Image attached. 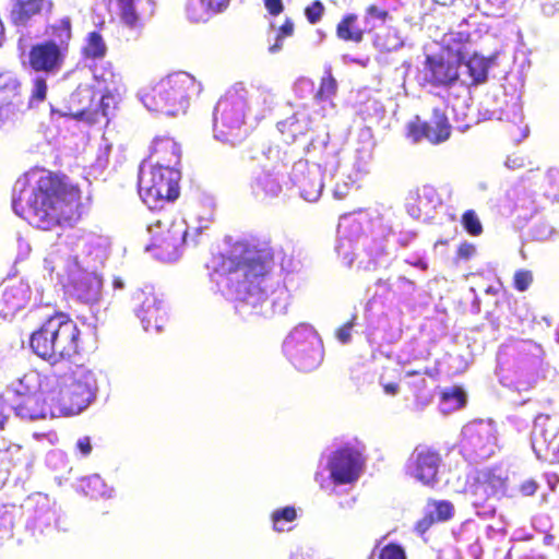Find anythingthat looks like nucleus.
<instances>
[{
  "label": "nucleus",
  "instance_id": "obj_1",
  "mask_svg": "<svg viewBox=\"0 0 559 559\" xmlns=\"http://www.w3.org/2000/svg\"><path fill=\"white\" fill-rule=\"evenodd\" d=\"M273 259L270 246L240 240L226 252L212 253L206 269L211 275L226 280L236 299L255 308L269 301L266 276Z\"/></svg>",
  "mask_w": 559,
  "mask_h": 559
},
{
  "label": "nucleus",
  "instance_id": "obj_2",
  "mask_svg": "<svg viewBox=\"0 0 559 559\" xmlns=\"http://www.w3.org/2000/svg\"><path fill=\"white\" fill-rule=\"evenodd\" d=\"M82 191L66 175L46 171L40 175L27 199L26 219L49 230L80 217Z\"/></svg>",
  "mask_w": 559,
  "mask_h": 559
},
{
  "label": "nucleus",
  "instance_id": "obj_3",
  "mask_svg": "<svg viewBox=\"0 0 559 559\" xmlns=\"http://www.w3.org/2000/svg\"><path fill=\"white\" fill-rule=\"evenodd\" d=\"M28 345L37 357L51 365L72 361L85 349L82 330L63 311H55L45 318L31 333Z\"/></svg>",
  "mask_w": 559,
  "mask_h": 559
},
{
  "label": "nucleus",
  "instance_id": "obj_4",
  "mask_svg": "<svg viewBox=\"0 0 559 559\" xmlns=\"http://www.w3.org/2000/svg\"><path fill=\"white\" fill-rule=\"evenodd\" d=\"M194 90L193 76L177 72L143 90L141 100L148 110L174 116L186 107Z\"/></svg>",
  "mask_w": 559,
  "mask_h": 559
},
{
  "label": "nucleus",
  "instance_id": "obj_5",
  "mask_svg": "<svg viewBox=\"0 0 559 559\" xmlns=\"http://www.w3.org/2000/svg\"><path fill=\"white\" fill-rule=\"evenodd\" d=\"M180 178L178 168L142 165L138 179L139 193L150 207H156L160 202H174L180 194Z\"/></svg>",
  "mask_w": 559,
  "mask_h": 559
},
{
  "label": "nucleus",
  "instance_id": "obj_6",
  "mask_svg": "<svg viewBox=\"0 0 559 559\" xmlns=\"http://www.w3.org/2000/svg\"><path fill=\"white\" fill-rule=\"evenodd\" d=\"M246 98L238 91H229L218 99L214 109L213 126L216 139L235 145L246 138Z\"/></svg>",
  "mask_w": 559,
  "mask_h": 559
},
{
  "label": "nucleus",
  "instance_id": "obj_7",
  "mask_svg": "<svg viewBox=\"0 0 559 559\" xmlns=\"http://www.w3.org/2000/svg\"><path fill=\"white\" fill-rule=\"evenodd\" d=\"M365 463L364 449L345 443L329 455L326 468L334 485H348L360 477Z\"/></svg>",
  "mask_w": 559,
  "mask_h": 559
},
{
  "label": "nucleus",
  "instance_id": "obj_8",
  "mask_svg": "<svg viewBox=\"0 0 559 559\" xmlns=\"http://www.w3.org/2000/svg\"><path fill=\"white\" fill-rule=\"evenodd\" d=\"M147 230L151 235L146 250H154L155 255L164 261L176 260L185 243L187 230L174 223L155 219L150 223Z\"/></svg>",
  "mask_w": 559,
  "mask_h": 559
},
{
  "label": "nucleus",
  "instance_id": "obj_9",
  "mask_svg": "<svg viewBox=\"0 0 559 559\" xmlns=\"http://www.w3.org/2000/svg\"><path fill=\"white\" fill-rule=\"evenodd\" d=\"M389 19V12L376 4H370L365 10L362 25L356 13L344 14L335 27L336 37L345 43L360 44L367 34L372 33L378 26L376 21L384 24Z\"/></svg>",
  "mask_w": 559,
  "mask_h": 559
},
{
  "label": "nucleus",
  "instance_id": "obj_10",
  "mask_svg": "<svg viewBox=\"0 0 559 559\" xmlns=\"http://www.w3.org/2000/svg\"><path fill=\"white\" fill-rule=\"evenodd\" d=\"M96 379L91 371L74 378L58 397V412L63 416H73L84 411L95 399Z\"/></svg>",
  "mask_w": 559,
  "mask_h": 559
},
{
  "label": "nucleus",
  "instance_id": "obj_11",
  "mask_svg": "<svg viewBox=\"0 0 559 559\" xmlns=\"http://www.w3.org/2000/svg\"><path fill=\"white\" fill-rule=\"evenodd\" d=\"M532 448L539 460L559 464V417L539 414L532 431Z\"/></svg>",
  "mask_w": 559,
  "mask_h": 559
},
{
  "label": "nucleus",
  "instance_id": "obj_12",
  "mask_svg": "<svg viewBox=\"0 0 559 559\" xmlns=\"http://www.w3.org/2000/svg\"><path fill=\"white\" fill-rule=\"evenodd\" d=\"M318 337L307 324L296 326L284 342V347L294 364L301 369H310L317 364Z\"/></svg>",
  "mask_w": 559,
  "mask_h": 559
},
{
  "label": "nucleus",
  "instance_id": "obj_13",
  "mask_svg": "<svg viewBox=\"0 0 559 559\" xmlns=\"http://www.w3.org/2000/svg\"><path fill=\"white\" fill-rule=\"evenodd\" d=\"M441 463L442 456L437 449L418 444L407 460L406 472L424 486L435 487L439 481Z\"/></svg>",
  "mask_w": 559,
  "mask_h": 559
},
{
  "label": "nucleus",
  "instance_id": "obj_14",
  "mask_svg": "<svg viewBox=\"0 0 559 559\" xmlns=\"http://www.w3.org/2000/svg\"><path fill=\"white\" fill-rule=\"evenodd\" d=\"M452 133V127L444 111L440 108H433L432 117L429 121L421 120L416 116L407 124V136L413 142L427 140L433 145L448 141Z\"/></svg>",
  "mask_w": 559,
  "mask_h": 559
},
{
  "label": "nucleus",
  "instance_id": "obj_15",
  "mask_svg": "<svg viewBox=\"0 0 559 559\" xmlns=\"http://www.w3.org/2000/svg\"><path fill=\"white\" fill-rule=\"evenodd\" d=\"M64 61V51L55 41H41L33 45L28 51V64L35 72L57 73Z\"/></svg>",
  "mask_w": 559,
  "mask_h": 559
},
{
  "label": "nucleus",
  "instance_id": "obj_16",
  "mask_svg": "<svg viewBox=\"0 0 559 559\" xmlns=\"http://www.w3.org/2000/svg\"><path fill=\"white\" fill-rule=\"evenodd\" d=\"M139 302L136 313L146 331H160L166 323V311L162 300L152 290H141L135 296Z\"/></svg>",
  "mask_w": 559,
  "mask_h": 559
},
{
  "label": "nucleus",
  "instance_id": "obj_17",
  "mask_svg": "<svg viewBox=\"0 0 559 559\" xmlns=\"http://www.w3.org/2000/svg\"><path fill=\"white\" fill-rule=\"evenodd\" d=\"M53 7L52 0H12L9 21L14 27H28L37 16L50 14Z\"/></svg>",
  "mask_w": 559,
  "mask_h": 559
},
{
  "label": "nucleus",
  "instance_id": "obj_18",
  "mask_svg": "<svg viewBox=\"0 0 559 559\" xmlns=\"http://www.w3.org/2000/svg\"><path fill=\"white\" fill-rule=\"evenodd\" d=\"M425 81L432 86H449L459 79L457 66L442 57L426 56Z\"/></svg>",
  "mask_w": 559,
  "mask_h": 559
},
{
  "label": "nucleus",
  "instance_id": "obj_19",
  "mask_svg": "<svg viewBox=\"0 0 559 559\" xmlns=\"http://www.w3.org/2000/svg\"><path fill=\"white\" fill-rule=\"evenodd\" d=\"M97 96L98 92L93 86H79L69 97L67 115L78 121L88 123L92 107H94V100Z\"/></svg>",
  "mask_w": 559,
  "mask_h": 559
},
{
  "label": "nucleus",
  "instance_id": "obj_20",
  "mask_svg": "<svg viewBox=\"0 0 559 559\" xmlns=\"http://www.w3.org/2000/svg\"><path fill=\"white\" fill-rule=\"evenodd\" d=\"M150 157L155 160L153 166L177 168L181 158V150L173 138L156 136L151 146Z\"/></svg>",
  "mask_w": 559,
  "mask_h": 559
},
{
  "label": "nucleus",
  "instance_id": "obj_21",
  "mask_svg": "<svg viewBox=\"0 0 559 559\" xmlns=\"http://www.w3.org/2000/svg\"><path fill=\"white\" fill-rule=\"evenodd\" d=\"M428 510L415 524V531L424 535L438 522H447L454 515V506L448 500H433L427 502Z\"/></svg>",
  "mask_w": 559,
  "mask_h": 559
},
{
  "label": "nucleus",
  "instance_id": "obj_22",
  "mask_svg": "<svg viewBox=\"0 0 559 559\" xmlns=\"http://www.w3.org/2000/svg\"><path fill=\"white\" fill-rule=\"evenodd\" d=\"M27 289L22 285H0V317L9 318L24 307Z\"/></svg>",
  "mask_w": 559,
  "mask_h": 559
},
{
  "label": "nucleus",
  "instance_id": "obj_23",
  "mask_svg": "<svg viewBox=\"0 0 559 559\" xmlns=\"http://www.w3.org/2000/svg\"><path fill=\"white\" fill-rule=\"evenodd\" d=\"M201 8L188 4L186 8L187 15L190 21L195 23L206 22L212 16L225 12L230 0H198Z\"/></svg>",
  "mask_w": 559,
  "mask_h": 559
},
{
  "label": "nucleus",
  "instance_id": "obj_24",
  "mask_svg": "<svg viewBox=\"0 0 559 559\" xmlns=\"http://www.w3.org/2000/svg\"><path fill=\"white\" fill-rule=\"evenodd\" d=\"M22 98V83L9 70L0 71V108L14 105Z\"/></svg>",
  "mask_w": 559,
  "mask_h": 559
},
{
  "label": "nucleus",
  "instance_id": "obj_25",
  "mask_svg": "<svg viewBox=\"0 0 559 559\" xmlns=\"http://www.w3.org/2000/svg\"><path fill=\"white\" fill-rule=\"evenodd\" d=\"M46 34L50 37L47 41H55V45H59L63 51H67L72 37L71 19L64 16L58 22L48 25L46 27Z\"/></svg>",
  "mask_w": 559,
  "mask_h": 559
},
{
  "label": "nucleus",
  "instance_id": "obj_26",
  "mask_svg": "<svg viewBox=\"0 0 559 559\" xmlns=\"http://www.w3.org/2000/svg\"><path fill=\"white\" fill-rule=\"evenodd\" d=\"M251 188L254 197L260 200L276 198L282 191L278 181L269 174L257 177Z\"/></svg>",
  "mask_w": 559,
  "mask_h": 559
},
{
  "label": "nucleus",
  "instance_id": "obj_27",
  "mask_svg": "<svg viewBox=\"0 0 559 559\" xmlns=\"http://www.w3.org/2000/svg\"><path fill=\"white\" fill-rule=\"evenodd\" d=\"M116 106V98L110 92L100 96L98 95L94 100V107H92V115L90 116L88 123H98L102 120L108 121L109 116L114 114Z\"/></svg>",
  "mask_w": 559,
  "mask_h": 559
},
{
  "label": "nucleus",
  "instance_id": "obj_28",
  "mask_svg": "<svg viewBox=\"0 0 559 559\" xmlns=\"http://www.w3.org/2000/svg\"><path fill=\"white\" fill-rule=\"evenodd\" d=\"M16 414L24 419L37 420L47 416V409L40 403V399L35 395L26 396L15 407Z\"/></svg>",
  "mask_w": 559,
  "mask_h": 559
},
{
  "label": "nucleus",
  "instance_id": "obj_29",
  "mask_svg": "<svg viewBox=\"0 0 559 559\" xmlns=\"http://www.w3.org/2000/svg\"><path fill=\"white\" fill-rule=\"evenodd\" d=\"M465 66L468 71L472 85H478L486 82L490 67V61L488 59L474 53L467 59Z\"/></svg>",
  "mask_w": 559,
  "mask_h": 559
},
{
  "label": "nucleus",
  "instance_id": "obj_30",
  "mask_svg": "<svg viewBox=\"0 0 559 559\" xmlns=\"http://www.w3.org/2000/svg\"><path fill=\"white\" fill-rule=\"evenodd\" d=\"M82 52L86 59L92 60L103 59L106 56L107 45L98 31L87 34Z\"/></svg>",
  "mask_w": 559,
  "mask_h": 559
},
{
  "label": "nucleus",
  "instance_id": "obj_31",
  "mask_svg": "<svg viewBox=\"0 0 559 559\" xmlns=\"http://www.w3.org/2000/svg\"><path fill=\"white\" fill-rule=\"evenodd\" d=\"M496 495L493 485L490 484L488 477H478L472 486L471 496L472 504L475 508H484L489 499Z\"/></svg>",
  "mask_w": 559,
  "mask_h": 559
},
{
  "label": "nucleus",
  "instance_id": "obj_32",
  "mask_svg": "<svg viewBox=\"0 0 559 559\" xmlns=\"http://www.w3.org/2000/svg\"><path fill=\"white\" fill-rule=\"evenodd\" d=\"M337 93V81L332 72L325 71L320 80L319 87L314 94V99L319 103L330 102Z\"/></svg>",
  "mask_w": 559,
  "mask_h": 559
},
{
  "label": "nucleus",
  "instance_id": "obj_33",
  "mask_svg": "<svg viewBox=\"0 0 559 559\" xmlns=\"http://www.w3.org/2000/svg\"><path fill=\"white\" fill-rule=\"evenodd\" d=\"M296 518L297 511L292 506L274 510L271 515L274 531L278 533L286 531L287 528L284 527L283 522L292 523L296 520Z\"/></svg>",
  "mask_w": 559,
  "mask_h": 559
},
{
  "label": "nucleus",
  "instance_id": "obj_34",
  "mask_svg": "<svg viewBox=\"0 0 559 559\" xmlns=\"http://www.w3.org/2000/svg\"><path fill=\"white\" fill-rule=\"evenodd\" d=\"M136 1L118 0L120 19L129 27H135L139 24V15L135 10Z\"/></svg>",
  "mask_w": 559,
  "mask_h": 559
},
{
  "label": "nucleus",
  "instance_id": "obj_35",
  "mask_svg": "<svg viewBox=\"0 0 559 559\" xmlns=\"http://www.w3.org/2000/svg\"><path fill=\"white\" fill-rule=\"evenodd\" d=\"M48 84L44 76L37 75L32 80L29 92V105H38L47 97Z\"/></svg>",
  "mask_w": 559,
  "mask_h": 559
},
{
  "label": "nucleus",
  "instance_id": "obj_36",
  "mask_svg": "<svg viewBox=\"0 0 559 559\" xmlns=\"http://www.w3.org/2000/svg\"><path fill=\"white\" fill-rule=\"evenodd\" d=\"M461 223L465 231L474 237L481 235L483 225L474 210H467L462 214Z\"/></svg>",
  "mask_w": 559,
  "mask_h": 559
},
{
  "label": "nucleus",
  "instance_id": "obj_37",
  "mask_svg": "<svg viewBox=\"0 0 559 559\" xmlns=\"http://www.w3.org/2000/svg\"><path fill=\"white\" fill-rule=\"evenodd\" d=\"M299 190L305 200L316 201L322 191V183L320 181L308 182L302 179L299 181Z\"/></svg>",
  "mask_w": 559,
  "mask_h": 559
},
{
  "label": "nucleus",
  "instance_id": "obj_38",
  "mask_svg": "<svg viewBox=\"0 0 559 559\" xmlns=\"http://www.w3.org/2000/svg\"><path fill=\"white\" fill-rule=\"evenodd\" d=\"M378 559H406V554L401 545L389 543L379 549Z\"/></svg>",
  "mask_w": 559,
  "mask_h": 559
},
{
  "label": "nucleus",
  "instance_id": "obj_39",
  "mask_svg": "<svg viewBox=\"0 0 559 559\" xmlns=\"http://www.w3.org/2000/svg\"><path fill=\"white\" fill-rule=\"evenodd\" d=\"M533 273L530 270H518L513 275V287L518 292H525L533 283Z\"/></svg>",
  "mask_w": 559,
  "mask_h": 559
},
{
  "label": "nucleus",
  "instance_id": "obj_40",
  "mask_svg": "<svg viewBox=\"0 0 559 559\" xmlns=\"http://www.w3.org/2000/svg\"><path fill=\"white\" fill-rule=\"evenodd\" d=\"M443 402H453L454 407L460 408L465 404V393L461 388H451L441 393Z\"/></svg>",
  "mask_w": 559,
  "mask_h": 559
},
{
  "label": "nucleus",
  "instance_id": "obj_41",
  "mask_svg": "<svg viewBox=\"0 0 559 559\" xmlns=\"http://www.w3.org/2000/svg\"><path fill=\"white\" fill-rule=\"evenodd\" d=\"M75 294L78 298L82 299L83 301H93L97 299V289L92 288L88 286L86 281L80 280L75 283Z\"/></svg>",
  "mask_w": 559,
  "mask_h": 559
},
{
  "label": "nucleus",
  "instance_id": "obj_42",
  "mask_svg": "<svg viewBox=\"0 0 559 559\" xmlns=\"http://www.w3.org/2000/svg\"><path fill=\"white\" fill-rule=\"evenodd\" d=\"M324 5L320 0H314L305 8V15L310 24H317L323 16Z\"/></svg>",
  "mask_w": 559,
  "mask_h": 559
},
{
  "label": "nucleus",
  "instance_id": "obj_43",
  "mask_svg": "<svg viewBox=\"0 0 559 559\" xmlns=\"http://www.w3.org/2000/svg\"><path fill=\"white\" fill-rule=\"evenodd\" d=\"M357 316L353 314L347 322L336 329L335 336L341 343L347 344L350 341L352 330L355 326Z\"/></svg>",
  "mask_w": 559,
  "mask_h": 559
},
{
  "label": "nucleus",
  "instance_id": "obj_44",
  "mask_svg": "<svg viewBox=\"0 0 559 559\" xmlns=\"http://www.w3.org/2000/svg\"><path fill=\"white\" fill-rule=\"evenodd\" d=\"M475 252H476L475 246L471 242L464 241L459 245L456 254H457V258H460V259L468 260L469 258H472L475 254Z\"/></svg>",
  "mask_w": 559,
  "mask_h": 559
},
{
  "label": "nucleus",
  "instance_id": "obj_45",
  "mask_svg": "<svg viewBox=\"0 0 559 559\" xmlns=\"http://www.w3.org/2000/svg\"><path fill=\"white\" fill-rule=\"evenodd\" d=\"M264 5L267 12L273 16H277L284 11L282 0H264Z\"/></svg>",
  "mask_w": 559,
  "mask_h": 559
},
{
  "label": "nucleus",
  "instance_id": "obj_46",
  "mask_svg": "<svg viewBox=\"0 0 559 559\" xmlns=\"http://www.w3.org/2000/svg\"><path fill=\"white\" fill-rule=\"evenodd\" d=\"M538 489V484L533 479H527L523 481L520 486V491L523 496L531 497L536 493Z\"/></svg>",
  "mask_w": 559,
  "mask_h": 559
},
{
  "label": "nucleus",
  "instance_id": "obj_47",
  "mask_svg": "<svg viewBox=\"0 0 559 559\" xmlns=\"http://www.w3.org/2000/svg\"><path fill=\"white\" fill-rule=\"evenodd\" d=\"M294 28L295 26L293 21L287 17L277 31L280 39L292 36L294 34Z\"/></svg>",
  "mask_w": 559,
  "mask_h": 559
},
{
  "label": "nucleus",
  "instance_id": "obj_48",
  "mask_svg": "<svg viewBox=\"0 0 559 559\" xmlns=\"http://www.w3.org/2000/svg\"><path fill=\"white\" fill-rule=\"evenodd\" d=\"M76 449L82 453V455L86 456L92 452V443L90 437H83L78 440Z\"/></svg>",
  "mask_w": 559,
  "mask_h": 559
},
{
  "label": "nucleus",
  "instance_id": "obj_49",
  "mask_svg": "<svg viewBox=\"0 0 559 559\" xmlns=\"http://www.w3.org/2000/svg\"><path fill=\"white\" fill-rule=\"evenodd\" d=\"M383 388V391L385 394L388 395H396L399 393V390H400V385L397 383H394V382H391V383H385L382 385Z\"/></svg>",
  "mask_w": 559,
  "mask_h": 559
},
{
  "label": "nucleus",
  "instance_id": "obj_50",
  "mask_svg": "<svg viewBox=\"0 0 559 559\" xmlns=\"http://www.w3.org/2000/svg\"><path fill=\"white\" fill-rule=\"evenodd\" d=\"M282 47H283V39H280L278 35H276L275 44L270 46L269 51L271 53H276L282 49Z\"/></svg>",
  "mask_w": 559,
  "mask_h": 559
},
{
  "label": "nucleus",
  "instance_id": "obj_51",
  "mask_svg": "<svg viewBox=\"0 0 559 559\" xmlns=\"http://www.w3.org/2000/svg\"><path fill=\"white\" fill-rule=\"evenodd\" d=\"M436 3L438 4H441V5H450L452 4L455 0H433Z\"/></svg>",
  "mask_w": 559,
  "mask_h": 559
},
{
  "label": "nucleus",
  "instance_id": "obj_52",
  "mask_svg": "<svg viewBox=\"0 0 559 559\" xmlns=\"http://www.w3.org/2000/svg\"><path fill=\"white\" fill-rule=\"evenodd\" d=\"M289 559H311V558L305 557L304 555H300V554H296V555H292L289 557Z\"/></svg>",
  "mask_w": 559,
  "mask_h": 559
},
{
  "label": "nucleus",
  "instance_id": "obj_53",
  "mask_svg": "<svg viewBox=\"0 0 559 559\" xmlns=\"http://www.w3.org/2000/svg\"><path fill=\"white\" fill-rule=\"evenodd\" d=\"M424 190H425V191H428V192H430V193H432V194H435V193H436L435 188H432V187H430V186H426V187H424Z\"/></svg>",
  "mask_w": 559,
  "mask_h": 559
},
{
  "label": "nucleus",
  "instance_id": "obj_54",
  "mask_svg": "<svg viewBox=\"0 0 559 559\" xmlns=\"http://www.w3.org/2000/svg\"><path fill=\"white\" fill-rule=\"evenodd\" d=\"M3 421H4V416L2 415V413L0 412V428L2 427L3 425Z\"/></svg>",
  "mask_w": 559,
  "mask_h": 559
},
{
  "label": "nucleus",
  "instance_id": "obj_55",
  "mask_svg": "<svg viewBox=\"0 0 559 559\" xmlns=\"http://www.w3.org/2000/svg\"><path fill=\"white\" fill-rule=\"evenodd\" d=\"M464 55L462 52H459V61L463 60Z\"/></svg>",
  "mask_w": 559,
  "mask_h": 559
},
{
  "label": "nucleus",
  "instance_id": "obj_56",
  "mask_svg": "<svg viewBox=\"0 0 559 559\" xmlns=\"http://www.w3.org/2000/svg\"><path fill=\"white\" fill-rule=\"evenodd\" d=\"M512 162H513V160H511L510 158H508V160H507V165H508L509 167H513V166L511 165V163H512Z\"/></svg>",
  "mask_w": 559,
  "mask_h": 559
}]
</instances>
